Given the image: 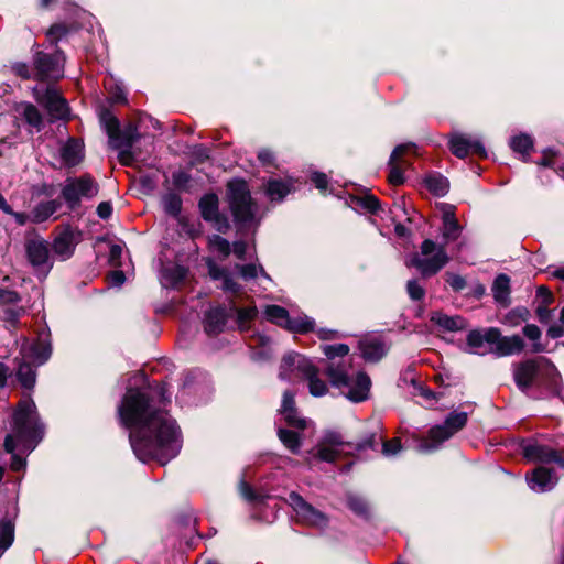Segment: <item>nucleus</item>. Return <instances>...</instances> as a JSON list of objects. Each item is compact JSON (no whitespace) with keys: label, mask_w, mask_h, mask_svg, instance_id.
Wrapping results in <instances>:
<instances>
[{"label":"nucleus","mask_w":564,"mask_h":564,"mask_svg":"<svg viewBox=\"0 0 564 564\" xmlns=\"http://www.w3.org/2000/svg\"><path fill=\"white\" fill-rule=\"evenodd\" d=\"M289 503L296 512V516L306 524L321 529L327 527V516L305 501L297 492L292 491L289 494Z\"/></svg>","instance_id":"nucleus-18"},{"label":"nucleus","mask_w":564,"mask_h":564,"mask_svg":"<svg viewBox=\"0 0 564 564\" xmlns=\"http://www.w3.org/2000/svg\"><path fill=\"white\" fill-rule=\"evenodd\" d=\"M525 481L532 491L542 494L551 491L556 486L558 478L553 469L540 466L527 473Z\"/></svg>","instance_id":"nucleus-21"},{"label":"nucleus","mask_w":564,"mask_h":564,"mask_svg":"<svg viewBox=\"0 0 564 564\" xmlns=\"http://www.w3.org/2000/svg\"><path fill=\"white\" fill-rule=\"evenodd\" d=\"M511 150L522 156L524 162L528 161L531 150L533 149V139L528 133H519L509 140Z\"/></svg>","instance_id":"nucleus-34"},{"label":"nucleus","mask_w":564,"mask_h":564,"mask_svg":"<svg viewBox=\"0 0 564 564\" xmlns=\"http://www.w3.org/2000/svg\"><path fill=\"white\" fill-rule=\"evenodd\" d=\"M496 339H498L497 328L489 327L485 330H470L467 335L466 341L471 352L479 354V349L484 347L485 343L492 345Z\"/></svg>","instance_id":"nucleus-30"},{"label":"nucleus","mask_w":564,"mask_h":564,"mask_svg":"<svg viewBox=\"0 0 564 564\" xmlns=\"http://www.w3.org/2000/svg\"><path fill=\"white\" fill-rule=\"evenodd\" d=\"M227 273L228 271L225 268L217 265L213 261H208V274L213 280L221 281Z\"/></svg>","instance_id":"nucleus-63"},{"label":"nucleus","mask_w":564,"mask_h":564,"mask_svg":"<svg viewBox=\"0 0 564 564\" xmlns=\"http://www.w3.org/2000/svg\"><path fill=\"white\" fill-rule=\"evenodd\" d=\"M348 508L358 517L369 520L370 519V508L367 500L358 496L356 494L349 492L346 496Z\"/></svg>","instance_id":"nucleus-38"},{"label":"nucleus","mask_w":564,"mask_h":564,"mask_svg":"<svg viewBox=\"0 0 564 564\" xmlns=\"http://www.w3.org/2000/svg\"><path fill=\"white\" fill-rule=\"evenodd\" d=\"M338 455L339 451L337 448H333L322 443L316 447V457L322 462L334 463Z\"/></svg>","instance_id":"nucleus-52"},{"label":"nucleus","mask_w":564,"mask_h":564,"mask_svg":"<svg viewBox=\"0 0 564 564\" xmlns=\"http://www.w3.org/2000/svg\"><path fill=\"white\" fill-rule=\"evenodd\" d=\"M45 426L40 421L36 405L30 394L20 400L12 414L11 433L6 435L4 449L11 454L10 467L14 471L25 468L26 460L15 453L17 442L23 453L30 454L42 441Z\"/></svg>","instance_id":"nucleus-2"},{"label":"nucleus","mask_w":564,"mask_h":564,"mask_svg":"<svg viewBox=\"0 0 564 564\" xmlns=\"http://www.w3.org/2000/svg\"><path fill=\"white\" fill-rule=\"evenodd\" d=\"M321 443L333 448L343 445H347L350 447L352 445V443H345L341 434L336 431H326L322 437Z\"/></svg>","instance_id":"nucleus-53"},{"label":"nucleus","mask_w":564,"mask_h":564,"mask_svg":"<svg viewBox=\"0 0 564 564\" xmlns=\"http://www.w3.org/2000/svg\"><path fill=\"white\" fill-rule=\"evenodd\" d=\"M21 300L22 297L17 291L0 288V306L18 304Z\"/></svg>","instance_id":"nucleus-55"},{"label":"nucleus","mask_w":564,"mask_h":564,"mask_svg":"<svg viewBox=\"0 0 564 564\" xmlns=\"http://www.w3.org/2000/svg\"><path fill=\"white\" fill-rule=\"evenodd\" d=\"M406 292L412 301H421L425 296V289L416 279H411L406 283Z\"/></svg>","instance_id":"nucleus-54"},{"label":"nucleus","mask_w":564,"mask_h":564,"mask_svg":"<svg viewBox=\"0 0 564 564\" xmlns=\"http://www.w3.org/2000/svg\"><path fill=\"white\" fill-rule=\"evenodd\" d=\"M21 354L24 359L33 362L35 366L44 365L52 355L51 332L43 328L39 332L36 340L33 343H23Z\"/></svg>","instance_id":"nucleus-16"},{"label":"nucleus","mask_w":564,"mask_h":564,"mask_svg":"<svg viewBox=\"0 0 564 564\" xmlns=\"http://www.w3.org/2000/svg\"><path fill=\"white\" fill-rule=\"evenodd\" d=\"M555 152L552 149H547L543 153V158L538 162L539 165L545 166V167H552L555 171H558L560 174L562 173V169L564 166L560 165L557 160L554 158Z\"/></svg>","instance_id":"nucleus-56"},{"label":"nucleus","mask_w":564,"mask_h":564,"mask_svg":"<svg viewBox=\"0 0 564 564\" xmlns=\"http://www.w3.org/2000/svg\"><path fill=\"white\" fill-rule=\"evenodd\" d=\"M322 350L328 362L325 367L332 387L351 402L358 403L368 399L371 380L365 372H358L355 377L349 375V366L344 361H336V357H345L349 354V346L346 344L323 345Z\"/></svg>","instance_id":"nucleus-5"},{"label":"nucleus","mask_w":564,"mask_h":564,"mask_svg":"<svg viewBox=\"0 0 564 564\" xmlns=\"http://www.w3.org/2000/svg\"><path fill=\"white\" fill-rule=\"evenodd\" d=\"M377 444V434L370 433L367 436H365L360 442L352 444L350 447H352L356 452H362L368 448H375Z\"/></svg>","instance_id":"nucleus-57"},{"label":"nucleus","mask_w":564,"mask_h":564,"mask_svg":"<svg viewBox=\"0 0 564 564\" xmlns=\"http://www.w3.org/2000/svg\"><path fill=\"white\" fill-rule=\"evenodd\" d=\"M523 335L531 341L532 344V350L534 352H542L545 350V347L539 341L541 338V330L540 328L534 324H527L523 329Z\"/></svg>","instance_id":"nucleus-45"},{"label":"nucleus","mask_w":564,"mask_h":564,"mask_svg":"<svg viewBox=\"0 0 564 564\" xmlns=\"http://www.w3.org/2000/svg\"><path fill=\"white\" fill-rule=\"evenodd\" d=\"M187 270L182 265L167 267L162 270L164 286L175 288L186 276Z\"/></svg>","instance_id":"nucleus-40"},{"label":"nucleus","mask_w":564,"mask_h":564,"mask_svg":"<svg viewBox=\"0 0 564 564\" xmlns=\"http://www.w3.org/2000/svg\"><path fill=\"white\" fill-rule=\"evenodd\" d=\"M452 153L459 158H466L470 152L480 158L487 156V151L479 139L471 138L464 133H454L448 142Z\"/></svg>","instance_id":"nucleus-20"},{"label":"nucleus","mask_w":564,"mask_h":564,"mask_svg":"<svg viewBox=\"0 0 564 564\" xmlns=\"http://www.w3.org/2000/svg\"><path fill=\"white\" fill-rule=\"evenodd\" d=\"M285 423L297 431H303L307 426V420L300 415L297 409L280 413Z\"/></svg>","instance_id":"nucleus-47"},{"label":"nucleus","mask_w":564,"mask_h":564,"mask_svg":"<svg viewBox=\"0 0 564 564\" xmlns=\"http://www.w3.org/2000/svg\"><path fill=\"white\" fill-rule=\"evenodd\" d=\"M491 292L494 295L495 301L502 305L507 306L510 304V278L505 274L500 273L496 276L494 280Z\"/></svg>","instance_id":"nucleus-31"},{"label":"nucleus","mask_w":564,"mask_h":564,"mask_svg":"<svg viewBox=\"0 0 564 564\" xmlns=\"http://www.w3.org/2000/svg\"><path fill=\"white\" fill-rule=\"evenodd\" d=\"M440 232L442 238L440 243L432 239H424L420 252L411 253L405 260V265L416 269L424 279L437 274L449 262L446 247L456 241L463 232L453 206H446L443 210Z\"/></svg>","instance_id":"nucleus-3"},{"label":"nucleus","mask_w":564,"mask_h":564,"mask_svg":"<svg viewBox=\"0 0 564 564\" xmlns=\"http://www.w3.org/2000/svg\"><path fill=\"white\" fill-rule=\"evenodd\" d=\"M359 350L368 362H378L386 354L387 347L379 337H369L359 341Z\"/></svg>","instance_id":"nucleus-26"},{"label":"nucleus","mask_w":564,"mask_h":564,"mask_svg":"<svg viewBox=\"0 0 564 564\" xmlns=\"http://www.w3.org/2000/svg\"><path fill=\"white\" fill-rule=\"evenodd\" d=\"M430 321L443 332L455 333L464 330L467 327L466 319L460 315L451 316L440 311L433 312Z\"/></svg>","instance_id":"nucleus-25"},{"label":"nucleus","mask_w":564,"mask_h":564,"mask_svg":"<svg viewBox=\"0 0 564 564\" xmlns=\"http://www.w3.org/2000/svg\"><path fill=\"white\" fill-rule=\"evenodd\" d=\"M263 314L269 322L292 333L306 334L315 327L314 318L307 315L291 317L288 310L279 305H267Z\"/></svg>","instance_id":"nucleus-12"},{"label":"nucleus","mask_w":564,"mask_h":564,"mask_svg":"<svg viewBox=\"0 0 564 564\" xmlns=\"http://www.w3.org/2000/svg\"><path fill=\"white\" fill-rule=\"evenodd\" d=\"M17 378L21 386L26 390H32L36 382V371L29 362H21L18 367Z\"/></svg>","instance_id":"nucleus-41"},{"label":"nucleus","mask_w":564,"mask_h":564,"mask_svg":"<svg viewBox=\"0 0 564 564\" xmlns=\"http://www.w3.org/2000/svg\"><path fill=\"white\" fill-rule=\"evenodd\" d=\"M497 337L498 339L492 344V351L499 357L520 354L524 349V341L519 335L502 336L497 328Z\"/></svg>","instance_id":"nucleus-24"},{"label":"nucleus","mask_w":564,"mask_h":564,"mask_svg":"<svg viewBox=\"0 0 564 564\" xmlns=\"http://www.w3.org/2000/svg\"><path fill=\"white\" fill-rule=\"evenodd\" d=\"M84 145L83 143L74 138L67 140L59 149V155L62 162L67 167H74L78 165L84 158Z\"/></svg>","instance_id":"nucleus-27"},{"label":"nucleus","mask_w":564,"mask_h":564,"mask_svg":"<svg viewBox=\"0 0 564 564\" xmlns=\"http://www.w3.org/2000/svg\"><path fill=\"white\" fill-rule=\"evenodd\" d=\"M14 117L17 120H21L26 123L31 129L41 131L43 128V117L40 110L31 102L21 101L13 107Z\"/></svg>","instance_id":"nucleus-23"},{"label":"nucleus","mask_w":564,"mask_h":564,"mask_svg":"<svg viewBox=\"0 0 564 564\" xmlns=\"http://www.w3.org/2000/svg\"><path fill=\"white\" fill-rule=\"evenodd\" d=\"M225 292L236 294L240 291V285L232 279L228 272L221 280V286Z\"/></svg>","instance_id":"nucleus-62"},{"label":"nucleus","mask_w":564,"mask_h":564,"mask_svg":"<svg viewBox=\"0 0 564 564\" xmlns=\"http://www.w3.org/2000/svg\"><path fill=\"white\" fill-rule=\"evenodd\" d=\"M350 204L354 208L362 209L370 214H377L381 208L379 199L371 194H366L364 196H351Z\"/></svg>","instance_id":"nucleus-39"},{"label":"nucleus","mask_w":564,"mask_h":564,"mask_svg":"<svg viewBox=\"0 0 564 564\" xmlns=\"http://www.w3.org/2000/svg\"><path fill=\"white\" fill-rule=\"evenodd\" d=\"M229 313L231 314V316L234 314L237 316L239 329L245 330L247 329V324L257 316L258 310L256 306L238 308L234 303H231Z\"/></svg>","instance_id":"nucleus-42"},{"label":"nucleus","mask_w":564,"mask_h":564,"mask_svg":"<svg viewBox=\"0 0 564 564\" xmlns=\"http://www.w3.org/2000/svg\"><path fill=\"white\" fill-rule=\"evenodd\" d=\"M258 160L264 167H274L275 166V156L273 152L269 149H261L258 152Z\"/></svg>","instance_id":"nucleus-61"},{"label":"nucleus","mask_w":564,"mask_h":564,"mask_svg":"<svg viewBox=\"0 0 564 564\" xmlns=\"http://www.w3.org/2000/svg\"><path fill=\"white\" fill-rule=\"evenodd\" d=\"M467 421V412L453 411L448 413L443 424L430 429L426 438L419 443L417 449L421 453H432L438 449L445 441L465 427Z\"/></svg>","instance_id":"nucleus-9"},{"label":"nucleus","mask_w":564,"mask_h":564,"mask_svg":"<svg viewBox=\"0 0 564 564\" xmlns=\"http://www.w3.org/2000/svg\"><path fill=\"white\" fill-rule=\"evenodd\" d=\"M416 153V145L414 143L399 144L392 151L389 159V182L393 185H401L404 183V171L411 165L405 159L408 153Z\"/></svg>","instance_id":"nucleus-19"},{"label":"nucleus","mask_w":564,"mask_h":564,"mask_svg":"<svg viewBox=\"0 0 564 564\" xmlns=\"http://www.w3.org/2000/svg\"><path fill=\"white\" fill-rule=\"evenodd\" d=\"M296 410L295 406V394L291 390H285L282 397V404L280 413Z\"/></svg>","instance_id":"nucleus-59"},{"label":"nucleus","mask_w":564,"mask_h":564,"mask_svg":"<svg viewBox=\"0 0 564 564\" xmlns=\"http://www.w3.org/2000/svg\"><path fill=\"white\" fill-rule=\"evenodd\" d=\"M236 269L239 271L240 276L245 281L252 280V279L257 278L258 274H260L261 278H263L268 281H271V278L269 276V274H267V272L264 271L262 265H256L253 263H248V264H242V265L237 264Z\"/></svg>","instance_id":"nucleus-44"},{"label":"nucleus","mask_w":564,"mask_h":564,"mask_svg":"<svg viewBox=\"0 0 564 564\" xmlns=\"http://www.w3.org/2000/svg\"><path fill=\"white\" fill-rule=\"evenodd\" d=\"M14 541V523L3 517L0 519V557Z\"/></svg>","instance_id":"nucleus-37"},{"label":"nucleus","mask_w":564,"mask_h":564,"mask_svg":"<svg viewBox=\"0 0 564 564\" xmlns=\"http://www.w3.org/2000/svg\"><path fill=\"white\" fill-rule=\"evenodd\" d=\"M293 189L294 185L290 180L270 177L265 183V195L271 202H282Z\"/></svg>","instance_id":"nucleus-29"},{"label":"nucleus","mask_w":564,"mask_h":564,"mask_svg":"<svg viewBox=\"0 0 564 564\" xmlns=\"http://www.w3.org/2000/svg\"><path fill=\"white\" fill-rule=\"evenodd\" d=\"M239 492L241 497L252 503H262L267 498L265 495L257 492L247 481L243 479L239 482Z\"/></svg>","instance_id":"nucleus-46"},{"label":"nucleus","mask_w":564,"mask_h":564,"mask_svg":"<svg viewBox=\"0 0 564 564\" xmlns=\"http://www.w3.org/2000/svg\"><path fill=\"white\" fill-rule=\"evenodd\" d=\"M210 248L223 257H228L231 252V246L229 241L219 235H213L209 238Z\"/></svg>","instance_id":"nucleus-48"},{"label":"nucleus","mask_w":564,"mask_h":564,"mask_svg":"<svg viewBox=\"0 0 564 564\" xmlns=\"http://www.w3.org/2000/svg\"><path fill=\"white\" fill-rule=\"evenodd\" d=\"M517 388L533 400L560 398L563 383L557 368L545 357H536L513 365Z\"/></svg>","instance_id":"nucleus-4"},{"label":"nucleus","mask_w":564,"mask_h":564,"mask_svg":"<svg viewBox=\"0 0 564 564\" xmlns=\"http://www.w3.org/2000/svg\"><path fill=\"white\" fill-rule=\"evenodd\" d=\"M140 139L138 128L133 123H128L109 139V144L118 151L119 161L124 165H130L134 160L132 151L133 144Z\"/></svg>","instance_id":"nucleus-15"},{"label":"nucleus","mask_w":564,"mask_h":564,"mask_svg":"<svg viewBox=\"0 0 564 564\" xmlns=\"http://www.w3.org/2000/svg\"><path fill=\"white\" fill-rule=\"evenodd\" d=\"M278 437L281 443L292 453L299 454L302 446V436L297 431L278 427Z\"/></svg>","instance_id":"nucleus-36"},{"label":"nucleus","mask_w":564,"mask_h":564,"mask_svg":"<svg viewBox=\"0 0 564 564\" xmlns=\"http://www.w3.org/2000/svg\"><path fill=\"white\" fill-rule=\"evenodd\" d=\"M426 188L435 196L443 197L448 193L449 182L440 173H430L425 176Z\"/></svg>","instance_id":"nucleus-35"},{"label":"nucleus","mask_w":564,"mask_h":564,"mask_svg":"<svg viewBox=\"0 0 564 564\" xmlns=\"http://www.w3.org/2000/svg\"><path fill=\"white\" fill-rule=\"evenodd\" d=\"M212 394L209 376L202 369H192L184 373L183 382L176 395L180 404L197 405Z\"/></svg>","instance_id":"nucleus-8"},{"label":"nucleus","mask_w":564,"mask_h":564,"mask_svg":"<svg viewBox=\"0 0 564 564\" xmlns=\"http://www.w3.org/2000/svg\"><path fill=\"white\" fill-rule=\"evenodd\" d=\"M61 207V203L56 199L39 203L31 213L32 223L40 224L46 221Z\"/></svg>","instance_id":"nucleus-33"},{"label":"nucleus","mask_w":564,"mask_h":564,"mask_svg":"<svg viewBox=\"0 0 564 564\" xmlns=\"http://www.w3.org/2000/svg\"><path fill=\"white\" fill-rule=\"evenodd\" d=\"M191 181L192 176L183 170H177L172 173V184L178 191L188 192Z\"/></svg>","instance_id":"nucleus-49"},{"label":"nucleus","mask_w":564,"mask_h":564,"mask_svg":"<svg viewBox=\"0 0 564 564\" xmlns=\"http://www.w3.org/2000/svg\"><path fill=\"white\" fill-rule=\"evenodd\" d=\"M100 120L106 129V132H107L109 139L112 138L120 129L119 120L115 116H112L109 111L104 112L101 115Z\"/></svg>","instance_id":"nucleus-51"},{"label":"nucleus","mask_w":564,"mask_h":564,"mask_svg":"<svg viewBox=\"0 0 564 564\" xmlns=\"http://www.w3.org/2000/svg\"><path fill=\"white\" fill-rule=\"evenodd\" d=\"M230 317L231 314L225 306L212 307L204 316L205 332L210 336L223 333Z\"/></svg>","instance_id":"nucleus-22"},{"label":"nucleus","mask_w":564,"mask_h":564,"mask_svg":"<svg viewBox=\"0 0 564 564\" xmlns=\"http://www.w3.org/2000/svg\"><path fill=\"white\" fill-rule=\"evenodd\" d=\"M229 207L236 225L239 228H249L258 225L256 215L258 205L252 199L247 182L242 178H234L227 184Z\"/></svg>","instance_id":"nucleus-7"},{"label":"nucleus","mask_w":564,"mask_h":564,"mask_svg":"<svg viewBox=\"0 0 564 564\" xmlns=\"http://www.w3.org/2000/svg\"><path fill=\"white\" fill-rule=\"evenodd\" d=\"M169 403L166 384L154 382L129 388L117 408L120 424L129 430L131 448L142 463L155 459L164 466L181 451V431L165 410Z\"/></svg>","instance_id":"nucleus-1"},{"label":"nucleus","mask_w":564,"mask_h":564,"mask_svg":"<svg viewBox=\"0 0 564 564\" xmlns=\"http://www.w3.org/2000/svg\"><path fill=\"white\" fill-rule=\"evenodd\" d=\"M24 314L23 307H9L3 311V319L11 324H17L20 317Z\"/></svg>","instance_id":"nucleus-60"},{"label":"nucleus","mask_w":564,"mask_h":564,"mask_svg":"<svg viewBox=\"0 0 564 564\" xmlns=\"http://www.w3.org/2000/svg\"><path fill=\"white\" fill-rule=\"evenodd\" d=\"M311 181L315 185V187L319 191H325L328 185V177L325 173L322 172H313L311 175Z\"/></svg>","instance_id":"nucleus-64"},{"label":"nucleus","mask_w":564,"mask_h":564,"mask_svg":"<svg viewBox=\"0 0 564 564\" xmlns=\"http://www.w3.org/2000/svg\"><path fill=\"white\" fill-rule=\"evenodd\" d=\"M318 373V368L310 358L292 351L282 358L279 378L291 381L293 375L299 376L307 381L310 393L315 398H319L328 392V386L319 378Z\"/></svg>","instance_id":"nucleus-6"},{"label":"nucleus","mask_w":564,"mask_h":564,"mask_svg":"<svg viewBox=\"0 0 564 564\" xmlns=\"http://www.w3.org/2000/svg\"><path fill=\"white\" fill-rule=\"evenodd\" d=\"M70 32V29L66 26L65 24H54L52 25L47 33L46 37L52 44H57L58 41L63 40L68 35Z\"/></svg>","instance_id":"nucleus-50"},{"label":"nucleus","mask_w":564,"mask_h":564,"mask_svg":"<svg viewBox=\"0 0 564 564\" xmlns=\"http://www.w3.org/2000/svg\"><path fill=\"white\" fill-rule=\"evenodd\" d=\"M200 216L205 221L216 219L219 212V199L215 193H207L203 195L198 202Z\"/></svg>","instance_id":"nucleus-32"},{"label":"nucleus","mask_w":564,"mask_h":564,"mask_svg":"<svg viewBox=\"0 0 564 564\" xmlns=\"http://www.w3.org/2000/svg\"><path fill=\"white\" fill-rule=\"evenodd\" d=\"M76 247V241L74 237V232L69 229L61 232L53 241L52 249L56 257L61 260L69 259Z\"/></svg>","instance_id":"nucleus-28"},{"label":"nucleus","mask_w":564,"mask_h":564,"mask_svg":"<svg viewBox=\"0 0 564 564\" xmlns=\"http://www.w3.org/2000/svg\"><path fill=\"white\" fill-rule=\"evenodd\" d=\"M164 212L173 217H177L182 212V198L175 192H167L161 199Z\"/></svg>","instance_id":"nucleus-43"},{"label":"nucleus","mask_w":564,"mask_h":564,"mask_svg":"<svg viewBox=\"0 0 564 564\" xmlns=\"http://www.w3.org/2000/svg\"><path fill=\"white\" fill-rule=\"evenodd\" d=\"M519 448L523 458L529 463H555L560 467L564 468V457L562 454L536 438L522 440L519 444Z\"/></svg>","instance_id":"nucleus-13"},{"label":"nucleus","mask_w":564,"mask_h":564,"mask_svg":"<svg viewBox=\"0 0 564 564\" xmlns=\"http://www.w3.org/2000/svg\"><path fill=\"white\" fill-rule=\"evenodd\" d=\"M402 449L401 443L398 438L386 441L382 443V454L387 457L394 456Z\"/></svg>","instance_id":"nucleus-58"},{"label":"nucleus","mask_w":564,"mask_h":564,"mask_svg":"<svg viewBox=\"0 0 564 564\" xmlns=\"http://www.w3.org/2000/svg\"><path fill=\"white\" fill-rule=\"evenodd\" d=\"M36 100L43 105L54 120H67L69 118V107L65 98L53 86L45 89H34Z\"/></svg>","instance_id":"nucleus-17"},{"label":"nucleus","mask_w":564,"mask_h":564,"mask_svg":"<svg viewBox=\"0 0 564 564\" xmlns=\"http://www.w3.org/2000/svg\"><path fill=\"white\" fill-rule=\"evenodd\" d=\"M99 186L88 175L67 177L62 187L61 195L70 210L79 207L82 199H90L98 194Z\"/></svg>","instance_id":"nucleus-10"},{"label":"nucleus","mask_w":564,"mask_h":564,"mask_svg":"<svg viewBox=\"0 0 564 564\" xmlns=\"http://www.w3.org/2000/svg\"><path fill=\"white\" fill-rule=\"evenodd\" d=\"M28 262L39 279H45L54 265L50 245L40 237L29 238L24 243Z\"/></svg>","instance_id":"nucleus-11"},{"label":"nucleus","mask_w":564,"mask_h":564,"mask_svg":"<svg viewBox=\"0 0 564 564\" xmlns=\"http://www.w3.org/2000/svg\"><path fill=\"white\" fill-rule=\"evenodd\" d=\"M65 56L61 50L54 53L36 52L33 57L34 77L40 80L58 79L64 73Z\"/></svg>","instance_id":"nucleus-14"}]
</instances>
